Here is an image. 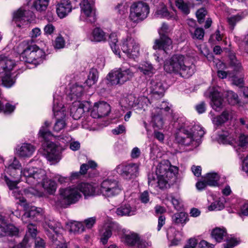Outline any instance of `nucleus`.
<instances>
[{
	"mask_svg": "<svg viewBox=\"0 0 248 248\" xmlns=\"http://www.w3.org/2000/svg\"><path fill=\"white\" fill-rule=\"evenodd\" d=\"M164 69L167 73L178 74L184 78H188L194 73L195 66L189 58L176 54L166 60Z\"/></svg>",
	"mask_w": 248,
	"mask_h": 248,
	"instance_id": "f257e3e1",
	"label": "nucleus"
},
{
	"mask_svg": "<svg viewBox=\"0 0 248 248\" xmlns=\"http://www.w3.org/2000/svg\"><path fill=\"white\" fill-rule=\"evenodd\" d=\"M204 133L203 128L200 125L191 126L186 122L176 133L175 140L182 145L196 147L200 144V140Z\"/></svg>",
	"mask_w": 248,
	"mask_h": 248,
	"instance_id": "f03ea898",
	"label": "nucleus"
},
{
	"mask_svg": "<svg viewBox=\"0 0 248 248\" xmlns=\"http://www.w3.org/2000/svg\"><path fill=\"white\" fill-rule=\"evenodd\" d=\"M134 72L131 67L126 68L123 66L112 70L101 83V86L107 88L116 85H122L129 81L134 77Z\"/></svg>",
	"mask_w": 248,
	"mask_h": 248,
	"instance_id": "7ed1b4c3",
	"label": "nucleus"
},
{
	"mask_svg": "<svg viewBox=\"0 0 248 248\" xmlns=\"http://www.w3.org/2000/svg\"><path fill=\"white\" fill-rule=\"evenodd\" d=\"M46 226L49 228L46 234L52 242L53 248H67L62 236L64 229L62 224L55 220H49L46 222Z\"/></svg>",
	"mask_w": 248,
	"mask_h": 248,
	"instance_id": "20e7f679",
	"label": "nucleus"
},
{
	"mask_svg": "<svg viewBox=\"0 0 248 248\" xmlns=\"http://www.w3.org/2000/svg\"><path fill=\"white\" fill-rule=\"evenodd\" d=\"M20 172L22 178H24L21 181H25L31 185L43 182L46 177V172L44 170L33 167H25Z\"/></svg>",
	"mask_w": 248,
	"mask_h": 248,
	"instance_id": "39448f33",
	"label": "nucleus"
},
{
	"mask_svg": "<svg viewBox=\"0 0 248 248\" xmlns=\"http://www.w3.org/2000/svg\"><path fill=\"white\" fill-rule=\"evenodd\" d=\"M149 13L150 7L147 3L135 2L130 7L129 18L133 23H138L145 19Z\"/></svg>",
	"mask_w": 248,
	"mask_h": 248,
	"instance_id": "423d86ee",
	"label": "nucleus"
},
{
	"mask_svg": "<svg viewBox=\"0 0 248 248\" xmlns=\"http://www.w3.org/2000/svg\"><path fill=\"white\" fill-rule=\"evenodd\" d=\"M21 45L26 46L20 55V58L26 62L34 63L35 61L45 56L44 51L36 45H30L26 41H23Z\"/></svg>",
	"mask_w": 248,
	"mask_h": 248,
	"instance_id": "0eeeda50",
	"label": "nucleus"
},
{
	"mask_svg": "<svg viewBox=\"0 0 248 248\" xmlns=\"http://www.w3.org/2000/svg\"><path fill=\"white\" fill-rule=\"evenodd\" d=\"M116 170L124 179L130 181L138 176L140 165L134 163H123L116 167Z\"/></svg>",
	"mask_w": 248,
	"mask_h": 248,
	"instance_id": "6e6552de",
	"label": "nucleus"
},
{
	"mask_svg": "<svg viewBox=\"0 0 248 248\" xmlns=\"http://www.w3.org/2000/svg\"><path fill=\"white\" fill-rule=\"evenodd\" d=\"M61 202L64 204L70 205L77 202L81 198L78 186H72L59 190Z\"/></svg>",
	"mask_w": 248,
	"mask_h": 248,
	"instance_id": "1a4fd4ad",
	"label": "nucleus"
},
{
	"mask_svg": "<svg viewBox=\"0 0 248 248\" xmlns=\"http://www.w3.org/2000/svg\"><path fill=\"white\" fill-rule=\"evenodd\" d=\"M13 194L14 196H15L16 198L19 199V204L23 207L25 211V213L22 216V220L24 223H30L31 219L40 215L41 208L30 206L29 204L27 203L26 199L24 198H20L19 193H16V191H14Z\"/></svg>",
	"mask_w": 248,
	"mask_h": 248,
	"instance_id": "9d476101",
	"label": "nucleus"
},
{
	"mask_svg": "<svg viewBox=\"0 0 248 248\" xmlns=\"http://www.w3.org/2000/svg\"><path fill=\"white\" fill-rule=\"evenodd\" d=\"M121 49L129 58L134 59L140 55V46L135 40L127 36L121 41Z\"/></svg>",
	"mask_w": 248,
	"mask_h": 248,
	"instance_id": "9b49d317",
	"label": "nucleus"
},
{
	"mask_svg": "<svg viewBox=\"0 0 248 248\" xmlns=\"http://www.w3.org/2000/svg\"><path fill=\"white\" fill-rule=\"evenodd\" d=\"M121 191V187L116 180L107 179L100 184L99 192L105 197H111L119 194Z\"/></svg>",
	"mask_w": 248,
	"mask_h": 248,
	"instance_id": "f8f14e48",
	"label": "nucleus"
},
{
	"mask_svg": "<svg viewBox=\"0 0 248 248\" xmlns=\"http://www.w3.org/2000/svg\"><path fill=\"white\" fill-rule=\"evenodd\" d=\"M168 30V26L165 23L162 25L159 33L160 35V39L155 41L153 48L155 49H162L165 52L168 53V51L172 49V41L170 38L164 34V33Z\"/></svg>",
	"mask_w": 248,
	"mask_h": 248,
	"instance_id": "ddd939ff",
	"label": "nucleus"
},
{
	"mask_svg": "<svg viewBox=\"0 0 248 248\" xmlns=\"http://www.w3.org/2000/svg\"><path fill=\"white\" fill-rule=\"evenodd\" d=\"M53 111L57 120L54 126V130L59 132L63 129L66 125L64 118L66 116V111L63 108V105L56 102L55 99L54 100Z\"/></svg>",
	"mask_w": 248,
	"mask_h": 248,
	"instance_id": "4468645a",
	"label": "nucleus"
},
{
	"mask_svg": "<svg viewBox=\"0 0 248 248\" xmlns=\"http://www.w3.org/2000/svg\"><path fill=\"white\" fill-rule=\"evenodd\" d=\"M32 12L30 10H26L20 8L13 13V21L19 28H23L24 26L28 24L30 16H31Z\"/></svg>",
	"mask_w": 248,
	"mask_h": 248,
	"instance_id": "2eb2a0df",
	"label": "nucleus"
},
{
	"mask_svg": "<svg viewBox=\"0 0 248 248\" xmlns=\"http://www.w3.org/2000/svg\"><path fill=\"white\" fill-rule=\"evenodd\" d=\"M122 241L129 246H136L138 248H146L149 244L141 240L139 235L134 232L124 234L122 237Z\"/></svg>",
	"mask_w": 248,
	"mask_h": 248,
	"instance_id": "dca6fc26",
	"label": "nucleus"
},
{
	"mask_svg": "<svg viewBox=\"0 0 248 248\" xmlns=\"http://www.w3.org/2000/svg\"><path fill=\"white\" fill-rule=\"evenodd\" d=\"M81 14L86 17L90 22H94L96 20L95 9L93 3H91L88 0H82L80 3Z\"/></svg>",
	"mask_w": 248,
	"mask_h": 248,
	"instance_id": "f3484780",
	"label": "nucleus"
},
{
	"mask_svg": "<svg viewBox=\"0 0 248 248\" xmlns=\"http://www.w3.org/2000/svg\"><path fill=\"white\" fill-rule=\"evenodd\" d=\"M110 111V106L107 102L100 101L94 103L91 115L93 118L107 116Z\"/></svg>",
	"mask_w": 248,
	"mask_h": 248,
	"instance_id": "a211bd4d",
	"label": "nucleus"
},
{
	"mask_svg": "<svg viewBox=\"0 0 248 248\" xmlns=\"http://www.w3.org/2000/svg\"><path fill=\"white\" fill-rule=\"evenodd\" d=\"M22 170H19L18 169H14L13 170L12 172H7L10 175L14 177L15 180L12 181L10 180L6 175H2L1 179H3L7 186H8L10 190H14L17 188V185L20 182V180L18 179L19 177L18 176H20V178L22 180H24V178H22V176L21 175V171Z\"/></svg>",
	"mask_w": 248,
	"mask_h": 248,
	"instance_id": "6ab92c4d",
	"label": "nucleus"
},
{
	"mask_svg": "<svg viewBox=\"0 0 248 248\" xmlns=\"http://www.w3.org/2000/svg\"><path fill=\"white\" fill-rule=\"evenodd\" d=\"M171 171L175 175L177 172L178 169L176 167L171 166L168 160H163L159 162L156 167V175H166L169 171Z\"/></svg>",
	"mask_w": 248,
	"mask_h": 248,
	"instance_id": "aec40b11",
	"label": "nucleus"
},
{
	"mask_svg": "<svg viewBox=\"0 0 248 248\" xmlns=\"http://www.w3.org/2000/svg\"><path fill=\"white\" fill-rule=\"evenodd\" d=\"M45 155L48 161L52 162H57L60 160V156L58 148L56 145L52 143L48 144L46 149Z\"/></svg>",
	"mask_w": 248,
	"mask_h": 248,
	"instance_id": "412c9836",
	"label": "nucleus"
},
{
	"mask_svg": "<svg viewBox=\"0 0 248 248\" xmlns=\"http://www.w3.org/2000/svg\"><path fill=\"white\" fill-rule=\"evenodd\" d=\"M72 9L71 3L69 0H62L56 5V12L61 18L65 17Z\"/></svg>",
	"mask_w": 248,
	"mask_h": 248,
	"instance_id": "4be33fe9",
	"label": "nucleus"
},
{
	"mask_svg": "<svg viewBox=\"0 0 248 248\" xmlns=\"http://www.w3.org/2000/svg\"><path fill=\"white\" fill-rule=\"evenodd\" d=\"M14 61L6 57L4 55L0 54V72H11L16 66Z\"/></svg>",
	"mask_w": 248,
	"mask_h": 248,
	"instance_id": "5701e85b",
	"label": "nucleus"
},
{
	"mask_svg": "<svg viewBox=\"0 0 248 248\" xmlns=\"http://www.w3.org/2000/svg\"><path fill=\"white\" fill-rule=\"evenodd\" d=\"M78 186L80 193H82L86 198L99 194V191H96L95 187L90 184L81 183Z\"/></svg>",
	"mask_w": 248,
	"mask_h": 248,
	"instance_id": "b1692460",
	"label": "nucleus"
},
{
	"mask_svg": "<svg viewBox=\"0 0 248 248\" xmlns=\"http://www.w3.org/2000/svg\"><path fill=\"white\" fill-rule=\"evenodd\" d=\"M78 103V104H77L76 102L70 108L71 116L75 120L80 119L86 110H89V108L86 107L85 104L80 103Z\"/></svg>",
	"mask_w": 248,
	"mask_h": 248,
	"instance_id": "393cba45",
	"label": "nucleus"
},
{
	"mask_svg": "<svg viewBox=\"0 0 248 248\" xmlns=\"http://www.w3.org/2000/svg\"><path fill=\"white\" fill-rule=\"evenodd\" d=\"M35 151V147L30 143H24L16 148L17 155L22 157H31Z\"/></svg>",
	"mask_w": 248,
	"mask_h": 248,
	"instance_id": "a878e982",
	"label": "nucleus"
},
{
	"mask_svg": "<svg viewBox=\"0 0 248 248\" xmlns=\"http://www.w3.org/2000/svg\"><path fill=\"white\" fill-rule=\"evenodd\" d=\"M168 239L171 241V245H177L181 240L183 233L177 231L173 227H170L167 232Z\"/></svg>",
	"mask_w": 248,
	"mask_h": 248,
	"instance_id": "bb28decb",
	"label": "nucleus"
},
{
	"mask_svg": "<svg viewBox=\"0 0 248 248\" xmlns=\"http://www.w3.org/2000/svg\"><path fill=\"white\" fill-rule=\"evenodd\" d=\"M210 97L211 98V106L213 109L218 111L219 110L222 104V99L220 93L217 90L213 89V91L210 92Z\"/></svg>",
	"mask_w": 248,
	"mask_h": 248,
	"instance_id": "cd10ccee",
	"label": "nucleus"
},
{
	"mask_svg": "<svg viewBox=\"0 0 248 248\" xmlns=\"http://www.w3.org/2000/svg\"><path fill=\"white\" fill-rule=\"evenodd\" d=\"M136 208L129 204H123L116 211L117 215L120 216H131L136 214Z\"/></svg>",
	"mask_w": 248,
	"mask_h": 248,
	"instance_id": "c85d7f7f",
	"label": "nucleus"
},
{
	"mask_svg": "<svg viewBox=\"0 0 248 248\" xmlns=\"http://www.w3.org/2000/svg\"><path fill=\"white\" fill-rule=\"evenodd\" d=\"M89 38L92 42H105L107 40V35L101 29L95 28L93 31Z\"/></svg>",
	"mask_w": 248,
	"mask_h": 248,
	"instance_id": "c756f323",
	"label": "nucleus"
},
{
	"mask_svg": "<svg viewBox=\"0 0 248 248\" xmlns=\"http://www.w3.org/2000/svg\"><path fill=\"white\" fill-rule=\"evenodd\" d=\"M151 93L154 95L162 96L165 92V87L160 81L152 80L150 82Z\"/></svg>",
	"mask_w": 248,
	"mask_h": 248,
	"instance_id": "7c9ffc66",
	"label": "nucleus"
},
{
	"mask_svg": "<svg viewBox=\"0 0 248 248\" xmlns=\"http://www.w3.org/2000/svg\"><path fill=\"white\" fill-rule=\"evenodd\" d=\"M83 91V87L82 85L76 83L70 87L69 97L71 100H77L82 95Z\"/></svg>",
	"mask_w": 248,
	"mask_h": 248,
	"instance_id": "2f4dec72",
	"label": "nucleus"
},
{
	"mask_svg": "<svg viewBox=\"0 0 248 248\" xmlns=\"http://www.w3.org/2000/svg\"><path fill=\"white\" fill-rule=\"evenodd\" d=\"M118 42L117 34L115 32H112L109 35V43L110 47L114 53L121 57L120 51L117 44Z\"/></svg>",
	"mask_w": 248,
	"mask_h": 248,
	"instance_id": "473e14b6",
	"label": "nucleus"
},
{
	"mask_svg": "<svg viewBox=\"0 0 248 248\" xmlns=\"http://www.w3.org/2000/svg\"><path fill=\"white\" fill-rule=\"evenodd\" d=\"M156 176L158 186L160 188L163 189L167 187L169 180L175 176V175H174L173 173L170 171L166 175H156Z\"/></svg>",
	"mask_w": 248,
	"mask_h": 248,
	"instance_id": "72a5a7b5",
	"label": "nucleus"
},
{
	"mask_svg": "<svg viewBox=\"0 0 248 248\" xmlns=\"http://www.w3.org/2000/svg\"><path fill=\"white\" fill-rule=\"evenodd\" d=\"M175 4L177 8L185 15H188L190 12L191 3L184 0H175Z\"/></svg>",
	"mask_w": 248,
	"mask_h": 248,
	"instance_id": "f704fd0d",
	"label": "nucleus"
},
{
	"mask_svg": "<svg viewBox=\"0 0 248 248\" xmlns=\"http://www.w3.org/2000/svg\"><path fill=\"white\" fill-rule=\"evenodd\" d=\"M230 65L235 74H244V69L241 63L237 60L234 55H232L230 56Z\"/></svg>",
	"mask_w": 248,
	"mask_h": 248,
	"instance_id": "c9c22d12",
	"label": "nucleus"
},
{
	"mask_svg": "<svg viewBox=\"0 0 248 248\" xmlns=\"http://www.w3.org/2000/svg\"><path fill=\"white\" fill-rule=\"evenodd\" d=\"M188 220V216L185 212L175 213L172 217V221L173 223L177 225L181 224L183 226Z\"/></svg>",
	"mask_w": 248,
	"mask_h": 248,
	"instance_id": "e433bc0d",
	"label": "nucleus"
},
{
	"mask_svg": "<svg viewBox=\"0 0 248 248\" xmlns=\"http://www.w3.org/2000/svg\"><path fill=\"white\" fill-rule=\"evenodd\" d=\"M203 178L204 180L207 182L208 186H217L220 177L219 175L217 173L210 172L207 173Z\"/></svg>",
	"mask_w": 248,
	"mask_h": 248,
	"instance_id": "4c0bfd02",
	"label": "nucleus"
},
{
	"mask_svg": "<svg viewBox=\"0 0 248 248\" xmlns=\"http://www.w3.org/2000/svg\"><path fill=\"white\" fill-rule=\"evenodd\" d=\"M226 234V230L223 228H216L213 230L211 233L212 237L217 242H220Z\"/></svg>",
	"mask_w": 248,
	"mask_h": 248,
	"instance_id": "58836bf2",
	"label": "nucleus"
},
{
	"mask_svg": "<svg viewBox=\"0 0 248 248\" xmlns=\"http://www.w3.org/2000/svg\"><path fill=\"white\" fill-rule=\"evenodd\" d=\"M155 14L158 17H164L172 20H176L177 18L176 15H170L166 7H163L157 10Z\"/></svg>",
	"mask_w": 248,
	"mask_h": 248,
	"instance_id": "ea45409f",
	"label": "nucleus"
},
{
	"mask_svg": "<svg viewBox=\"0 0 248 248\" xmlns=\"http://www.w3.org/2000/svg\"><path fill=\"white\" fill-rule=\"evenodd\" d=\"M3 75L1 76L2 83L6 87H11L15 83V79L11 77V72H3Z\"/></svg>",
	"mask_w": 248,
	"mask_h": 248,
	"instance_id": "a19ab883",
	"label": "nucleus"
},
{
	"mask_svg": "<svg viewBox=\"0 0 248 248\" xmlns=\"http://www.w3.org/2000/svg\"><path fill=\"white\" fill-rule=\"evenodd\" d=\"M50 123L47 121H46L45 122V126L41 127L39 133V136L46 140H49V138L52 136L51 132L47 129Z\"/></svg>",
	"mask_w": 248,
	"mask_h": 248,
	"instance_id": "79ce46f5",
	"label": "nucleus"
},
{
	"mask_svg": "<svg viewBox=\"0 0 248 248\" xmlns=\"http://www.w3.org/2000/svg\"><path fill=\"white\" fill-rule=\"evenodd\" d=\"M102 234L101 242L103 244H106L108 238L112 235L111 229L110 226L106 225L100 231Z\"/></svg>",
	"mask_w": 248,
	"mask_h": 248,
	"instance_id": "37998d69",
	"label": "nucleus"
},
{
	"mask_svg": "<svg viewBox=\"0 0 248 248\" xmlns=\"http://www.w3.org/2000/svg\"><path fill=\"white\" fill-rule=\"evenodd\" d=\"M21 165L19 161L16 157H14L9 160L7 166L6 167V171L12 172L14 169H18L20 170H21Z\"/></svg>",
	"mask_w": 248,
	"mask_h": 248,
	"instance_id": "c03bdc74",
	"label": "nucleus"
},
{
	"mask_svg": "<svg viewBox=\"0 0 248 248\" xmlns=\"http://www.w3.org/2000/svg\"><path fill=\"white\" fill-rule=\"evenodd\" d=\"M42 182L43 187L49 194H53L56 191L57 186L54 181L45 179Z\"/></svg>",
	"mask_w": 248,
	"mask_h": 248,
	"instance_id": "a18cd8bd",
	"label": "nucleus"
},
{
	"mask_svg": "<svg viewBox=\"0 0 248 248\" xmlns=\"http://www.w3.org/2000/svg\"><path fill=\"white\" fill-rule=\"evenodd\" d=\"M138 68L145 75H150L154 74L155 72V69L152 64L147 62H144Z\"/></svg>",
	"mask_w": 248,
	"mask_h": 248,
	"instance_id": "49530a36",
	"label": "nucleus"
},
{
	"mask_svg": "<svg viewBox=\"0 0 248 248\" xmlns=\"http://www.w3.org/2000/svg\"><path fill=\"white\" fill-rule=\"evenodd\" d=\"M49 0H33V6L38 11H43L46 9Z\"/></svg>",
	"mask_w": 248,
	"mask_h": 248,
	"instance_id": "de8ad7c7",
	"label": "nucleus"
},
{
	"mask_svg": "<svg viewBox=\"0 0 248 248\" xmlns=\"http://www.w3.org/2000/svg\"><path fill=\"white\" fill-rule=\"evenodd\" d=\"M229 112L227 111H224L221 115L214 118L213 122L215 125L218 126L227 121L229 119Z\"/></svg>",
	"mask_w": 248,
	"mask_h": 248,
	"instance_id": "09e8293b",
	"label": "nucleus"
},
{
	"mask_svg": "<svg viewBox=\"0 0 248 248\" xmlns=\"http://www.w3.org/2000/svg\"><path fill=\"white\" fill-rule=\"evenodd\" d=\"M70 231L74 233H80L83 232L85 228L82 223L74 221L70 224Z\"/></svg>",
	"mask_w": 248,
	"mask_h": 248,
	"instance_id": "8fccbe9b",
	"label": "nucleus"
},
{
	"mask_svg": "<svg viewBox=\"0 0 248 248\" xmlns=\"http://www.w3.org/2000/svg\"><path fill=\"white\" fill-rule=\"evenodd\" d=\"M166 199L167 200L170 202L172 205H173L175 209H176L177 210H180L182 206V203H181V200L175 197L173 194H168L166 196Z\"/></svg>",
	"mask_w": 248,
	"mask_h": 248,
	"instance_id": "3c124183",
	"label": "nucleus"
},
{
	"mask_svg": "<svg viewBox=\"0 0 248 248\" xmlns=\"http://www.w3.org/2000/svg\"><path fill=\"white\" fill-rule=\"evenodd\" d=\"M15 109V106L9 103L4 105L0 100V112H3L5 114H10Z\"/></svg>",
	"mask_w": 248,
	"mask_h": 248,
	"instance_id": "603ef678",
	"label": "nucleus"
},
{
	"mask_svg": "<svg viewBox=\"0 0 248 248\" xmlns=\"http://www.w3.org/2000/svg\"><path fill=\"white\" fill-rule=\"evenodd\" d=\"M219 139L224 144H232L233 143L235 139L228 132H224L219 136Z\"/></svg>",
	"mask_w": 248,
	"mask_h": 248,
	"instance_id": "864d4df0",
	"label": "nucleus"
},
{
	"mask_svg": "<svg viewBox=\"0 0 248 248\" xmlns=\"http://www.w3.org/2000/svg\"><path fill=\"white\" fill-rule=\"evenodd\" d=\"M65 138H66V140H64V138H62V142L64 143L70 142V148L72 150L77 151L80 148V144L78 141H72L71 137L69 136H66Z\"/></svg>",
	"mask_w": 248,
	"mask_h": 248,
	"instance_id": "5fc2aeb1",
	"label": "nucleus"
},
{
	"mask_svg": "<svg viewBox=\"0 0 248 248\" xmlns=\"http://www.w3.org/2000/svg\"><path fill=\"white\" fill-rule=\"evenodd\" d=\"M190 32L193 39L202 40L204 35V31L202 28H198L194 31L190 30Z\"/></svg>",
	"mask_w": 248,
	"mask_h": 248,
	"instance_id": "6e6d98bb",
	"label": "nucleus"
},
{
	"mask_svg": "<svg viewBox=\"0 0 248 248\" xmlns=\"http://www.w3.org/2000/svg\"><path fill=\"white\" fill-rule=\"evenodd\" d=\"M152 122L155 128L161 129L163 127L164 122L160 115H154L152 118Z\"/></svg>",
	"mask_w": 248,
	"mask_h": 248,
	"instance_id": "4d7b16f0",
	"label": "nucleus"
},
{
	"mask_svg": "<svg viewBox=\"0 0 248 248\" xmlns=\"http://www.w3.org/2000/svg\"><path fill=\"white\" fill-rule=\"evenodd\" d=\"M243 18V16L242 15L237 14L236 15L228 17L227 22L232 30L233 29L236 23L241 20Z\"/></svg>",
	"mask_w": 248,
	"mask_h": 248,
	"instance_id": "13d9d810",
	"label": "nucleus"
},
{
	"mask_svg": "<svg viewBox=\"0 0 248 248\" xmlns=\"http://www.w3.org/2000/svg\"><path fill=\"white\" fill-rule=\"evenodd\" d=\"M224 207V204L220 200H217L213 202L208 207L209 211H219L223 209Z\"/></svg>",
	"mask_w": 248,
	"mask_h": 248,
	"instance_id": "bf43d9fd",
	"label": "nucleus"
},
{
	"mask_svg": "<svg viewBox=\"0 0 248 248\" xmlns=\"http://www.w3.org/2000/svg\"><path fill=\"white\" fill-rule=\"evenodd\" d=\"M244 74H239V76L236 74L234 75L232 77V83L239 87H242L244 85Z\"/></svg>",
	"mask_w": 248,
	"mask_h": 248,
	"instance_id": "052dcab7",
	"label": "nucleus"
},
{
	"mask_svg": "<svg viewBox=\"0 0 248 248\" xmlns=\"http://www.w3.org/2000/svg\"><path fill=\"white\" fill-rule=\"evenodd\" d=\"M240 243V240L235 237H228L224 244L225 248H233Z\"/></svg>",
	"mask_w": 248,
	"mask_h": 248,
	"instance_id": "680f3d73",
	"label": "nucleus"
},
{
	"mask_svg": "<svg viewBox=\"0 0 248 248\" xmlns=\"http://www.w3.org/2000/svg\"><path fill=\"white\" fill-rule=\"evenodd\" d=\"M227 98L229 104L234 105L238 102V97L236 93L232 91L227 92Z\"/></svg>",
	"mask_w": 248,
	"mask_h": 248,
	"instance_id": "e2e57ef3",
	"label": "nucleus"
},
{
	"mask_svg": "<svg viewBox=\"0 0 248 248\" xmlns=\"http://www.w3.org/2000/svg\"><path fill=\"white\" fill-rule=\"evenodd\" d=\"M148 101L147 98L144 97H140L137 98L136 101L135 108L136 109H143L145 110V107L147 106L146 101Z\"/></svg>",
	"mask_w": 248,
	"mask_h": 248,
	"instance_id": "0e129e2a",
	"label": "nucleus"
},
{
	"mask_svg": "<svg viewBox=\"0 0 248 248\" xmlns=\"http://www.w3.org/2000/svg\"><path fill=\"white\" fill-rule=\"evenodd\" d=\"M65 41L61 35L58 36L54 42V46L56 49H61L64 47Z\"/></svg>",
	"mask_w": 248,
	"mask_h": 248,
	"instance_id": "69168bd1",
	"label": "nucleus"
},
{
	"mask_svg": "<svg viewBox=\"0 0 248 248\" xmlns=\"http://www.w3.org/2000/svg\"><path fill=\"white\" fill-rule=\"evenodd\" d=\"M137 99L134 94H130L126 96L125 101L129 107L134 108L136 106Z\"/></svg>",
	"mask_w": 248,
	"mask_h": 248,
	"instance_id": "338daca9",
	"label": "nucleus"
},
{
	"mask_svg": "<svg viewBox=\"0 0 248 248\" xmlns=\"http://www.w3.org/2000/svg\"><path fill=\"white\" fill-rule=\"evenodd\" d=\"M127 8V6L126 3L124 2L119 3L116 7V10L117 12L121 15H123L126 13Z\"/></svg>",
	"mask_w": 248,
	"mask_h": 248,
	"instance_id": "774afa93",
	"label": "nucleus"
}]
</instances>
